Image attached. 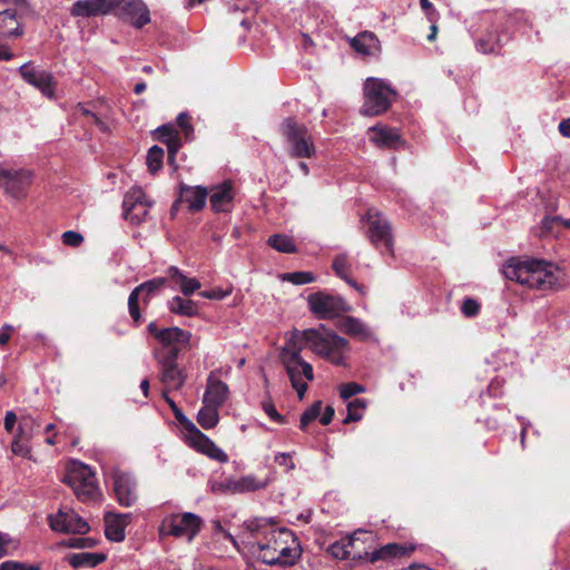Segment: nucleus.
<instances>
[{
    "label": "nucleus",
    "mask_w": 570,
    "mask_h": 570,
    "mask_svg": "<svg viewBox=\"0 0 570 570\" xmlns=\"http://www.w3.org/2000/svg\"><path fill=\"white\" fill-rule=\"evenodd\" d=\"M147 330L158 343L153 350V356L158 364L159 381L164 390H180L187 380V373L179 366L178 356L183 347L189 346L191 333L177 326L160 327L157 322H150Z\"/></svg>",
    "instance_id": "nucleus-1"
},
{
    "label": "nucleus",
    "mask_w": 570,
    "mask_h": 570,
    "mask_svg": "<svg viewBox=\"0 0 570 570\" xmlns=\"http://www.w3.org/2000/svg\"><path fill=\"white\" fill-rule=\"evenodd\" d=\"M258 559L268 566H294L302 556L299 540L289 529L267 528L256 541Z\"/></svg>",
    "instance_id": "nucleus-2"
},
{
    "label": "nucleus",
    "mask_w": 570,
    "mask_h": 570,
    "mask_svg": "<svg viewBox=\"0 0 570 570\" xmlns=\"http://www.w3.org/2000/svg\"><path fill=\"white\" fill-rule=\"evenodd\" d=\"M502 273L505 278L530 289L554 291L559 287V269L547 261L511 258L504 265Z\"/></svg>",
    "instance_id": "nucleus-3"
},
{
    "label": "nucleus",
    "mask_w": 570,
    "mask_h": 570,
    "mask_svg": "<svg viewBox=\"0 0 570 570\" xmlns=\"http://www.w3.org/2000/svg\"><path fill=\"white\" fill-rule=\"evenodd\" d=\"M293 332L294 338H298L304 347L308 346L317 356L336 366H346V360L351 352L346 338L327 330L324 325L304 331L294 330Z\"/></svg>",
    "instance_id": "nucleus-4"
},
{
    "label": "nucleus",
    "mask_w": 570,
    "mask_h": 570,
    "mask_svg": "<svg viewBox=\"0 0 570 570\" xmlns=\"http://www.w3.org/2000/svg\"><path fill=\"white\" fill-rule=\"evenodd\" d=\"M304 344L298 338H294V332H292L281 352V361L299 400L304 397L307 390V384L303 379L309 382L314 380L312 364L304 361L301 356Z\"/></svg>",
    "instance_id": "nucleus-5"
},
{
    "label": "nucleus",
    "mask_w": 570,
    "mask_h": 570,
    "mask_svg": "<svg viewBox=\"0 0 570 570\" xmlns=\"http://www.w3.org/2000/svg\"><path fill=\"white\" fill-rule=\"evenodd\" d=\"M364 102L361 112L365 116H379L390 109L397 97L390 82L380 78H367L364 83Z\"/></svg>",
    "instance_id": "nucleus-6"
},
{
    "label": "nucleus",
    "mask_w": 570,
    "mask_h": 570,
    "mask_svg": "<svg viewBox=\"0 0 570 570\" xmlns=\"http://www.w3.org/2000/svg\"><path fill=\"white\" fill-rule=\"evenodd\" d=\"M281 132L288 144V154L293 158H312L316 147L311 132L294 118H285L281 124Z\"/></svg>",
    "instance_id": "nucleus-7"
},
{
    "label": "nucleus",
    "mask_w": 570,
    "mask_h": 570,
    "mask_svg": "<svg viewBox=\"0 0 570 570\" xmlns=\"http://www.w3.org/2000/svg\"><path fill=\"white\" fill-rule=\"evenodd\" d=\"M203 524V519L193 512L171 513L161 520L158 531L160 537L185 538L191 542Z\"/></svg>",
    "instance_id": "nucleus-8"
},
{
    "label": "nucleus",
    "mask_w": 570,
    "mask_h": 570,
    "mask_svg": "<svg viewBox=\"0 0 570 570\" xmlns=\"http://www.w3.org/2000/svg\"><path fill=\"white\" fill-rule=\"evenodd\" d=\"M77 498L83 502L96 501L100 493L94 471L83 463H73L65 476Z\"/></svg>",
    "instance_id": "nucleus-9"
},
{
    "label": "nucleus",
    "mask_w": 570,
    "mask_h": 570,
    "mask_svg": "<svg viewBox=\"0 0 570 570\" xmlns=\"http://www.w3.org/2000/svg\"><path fill=\"white\" fill-rule=\"evenodd\" d=\"M368 224L367 236L370 242L374 245L381 254L394 255V240L391 225L383 215L372 210L366 214Z\"/></svg>",
    "instance_id": "nucleus-10"
},
{
    "label": "nucleus",
    "mask_w": 570,
    "mask_h": 570,
    "mask_svg": "<svg viewBox=\"0 0 570 570\" xmlns=\"http://www.w3.org/2000/svg\"><path fill=\"white\" fill-rule=\"evenodd\" d=\"M20 77L48 99H56L57 80L50 71L36 67L31 61L18 69Z\"/></svg>",
    "instance_id": "nucleus-11"
},
{
    "label": "nucleus",
    "mask_w": 570,
    "mask_h": 570,
    "mask_svg": "<svg viewBox=\"0 0 570 570\" xmlns=\"http://www.w3.org/2000/svg\"><path fill=\"white\" fill-rule=\"evenodd\" d=\"M111 14L137 29L150 22L149 9L142 0H112Z\"/></svg>",
    "instance_id": "nucleus-12"
},
{
    "label": "nucleus",
    "mask_w": 570,
    "mask_h": 570,
    "mask_svg": "<svg viewBox=\"0 0 570 570\" xmlns=\"http://www.w3.org/2000/svg\"><path fill=\"white\" fill-rule=\"evenodd\" d=\"M309 309L321 320H331L350 309L343 298L325 293H314L307 298Z\"/></svg>",
    "instance_id": "nucleus-13"
},
{
    "label": "nucleus",
    "mask_w": 570,
    "mask_h": 570,
    "mask_svg": "<svg viewBox=\"0 0 570 570\" xmlns=\"http://www.w3.org/2000/svg\"><path fill=\"white\" fill-rule=\"evenodd\" d=\"M32 183V173L27 169L0 168V187L16 199H22Z\"/></svg>",
    "instance_id": "nucleus-14"
},
{
    "label": "nucleus",
    "mask_w": 570,
    "mask_h": 570,
    "mask_svg": "<svg viewBox=\"0 0 570 570\" xmlns=\"http://www.w3.org/2000/svg\"><path fill=\"white\" fill-rule=\"evenodd\" d=\"M168 281L167 277H155L149 279L132 289L128 297V311L134 320V322L138 323L141 320V314L139 309V298H142L145 304H148L149 299L156 295Z\"/></svg>",
    "instance_id": "nucleus-15"
},
{
    "label": "nucleus",
    "mask_w": 570,
    "mask_h": 570,
    "mask_svg": "<svg viewBox=\"0 0 570 570\" xmlns=\"http://www.w3.org/2000/svg\"><path fill=\"white\" fill-rule=\"evenodd\" d=\"M122 207L127 220L132 224H140L146 219L151 202L146 198L140 187H132L126 193Z\"/></svg>",
    "instance_id": "nucleus-16"
},
{
    "label": "nucleus",
    "mask_w": 570,
    "mask_h": 570,
    "mask_svg": "<svg viewBox=\"0 0 570 570\" xmlns=\"http://www.w3.org/2000/svg\"><path fill=\"white\" fill-rule=\"evenodd\" d=\"M49 524L57 532L85 534L89 531L88 523L71 509H60L57 514L50 515Z\"/></svg>",
    "instance_id": "nucleus-17"
},
{
    "label": "nucleus",
    "mask_w": 570,
    "mask_h": 570,
    "mask_svg": "<svg viewBox=\"0 0 570 570\" xmlns=\"http://www.w3.org/2000/svg\"><path fill=\"white\" fill-rule=\"evenodd\" d=\"M186 442L190 448L220 463L228 460V455L196 426L186 434Z\"/></svg>",
    "instance_id": "nucleus-18"
},
{
    "label": "nucleus",
    "mask_w": 570,
    "mask_h": 570,
    "mask_svg": "<svg viewBox=\"0 0 570 570\" xmlns=\"http://www.w3.org/2000/svg\"><path fill=\"white\" fill-rule=\"evenodd\" d=\"M114 493L120 505L131 507L137 501L136 482L132 476L119 470L111 473Z\"/></svg>",
    "instance_id": "nucleus-19"
},
{
    "label": "nucleus",
    "mask_w": 570,
    "mask_h": 570,
    "mask_svg": "<svg viewBox=\"0 0 570 570\" xmlns=\"http://www.w3.org/2000/svg\"><path fill=\"white\" fill-rule=\"evenodd\" d=\"M229 396L228 385L219 380L214 372L207 376L206 389L203 395V404L222 407Z\"/></svg>",
    "instance_id": "nucleus-20"
},
{
    "label": "nucleus",
    "mask_w": 570,
    "mask_h": 570,
    "mask_svg": "<svg viewBox=\"0 0 570 570\" xmlns=\"http://www.w3.org/2000/svg\"><path fill=\"white\" fill-rule=\"evenodd\" d=\"M111 11L112 0H77L70 9L72 17L82 18L106 16Z\"/></svg>",
    "instance_id": "nucleus-21"
},
{
    "label": "nucleus",
    "mask_w": 570,
    "mask_h": 570,
    "mask_svg": "<svg viewBox=\"0 0 570 570\" xmlns=\"http://www.w3.org/2000/svg\"><path fill=\"white\" fill-rule=\"evenodd\" d=\"M234 197L235 193L233 184L230 181H224L210 189V207L216 213L230 212L233 208Z\"/></svg>",
    "instance_id": "nucleus-22"
},
{
    "label": "nucleus",
    "mask_w": 570,
    "mask_h": 570,
    "mask_svg": "<svg viewBox=\"0 0 570 570\" xmlns=\"http://www.w3.org/2000/svg\"><path fill=\"white\" fill-rule=\"evenodd\" d=\"M23 35V27L14 10L7 9L0 12V36L4 38H19Z\"/></svg>",
    "instance_id": "nucleus-23"
},
{
    "label": "nucleus",
    "mask_w": 570,
    "mask_h": 570,
    "mask_svg": "<svg viewBox=\"0 0 570 570\" xmlns=\"http://www.w3.org/2000/svg\"><path fill=\"white\" fill-rule=\"evenodd\" d=\"M371 141L380 147L397 148L401 144V136L394 128L387 126H374L371 128Z\"/></svg>",
    "instance_id": "nucleus-24"
},
{
    "label": "nucleus",
    "mask_w": 570,
    "mask_h": 570,
    "mask_svg": "<svg viewBox=\"0 0 570 570\" xmlns=\"http://www.w3.org/2000/svg\"><path fill=\"white\" fill-rule=\"evenodd\" d=\"M341 330L360 341L366 342L374 337L372 330L360 318L346 316L342 320Z\"/></svg>",
    "instance_id": "nucleus-25"
},
{
    "label": "nucleus",
    "mask_w": 570,
    "mask_h": 570,
    "mask_svg": "<svg viewBox=\"0 0 570 570\" xmlns=\"http://www.w3.org/2000/svg\"><path fill=\"white\" fill-rule=\"evenodd\" d=\"M350 45L356 52L364 56H372L380 49L379 39L370 31L358 33L351 39Z\"/></svg>",
    "instance_id": "nucleus-26"
},
{
    "label": "nucleus",
    "mask_w": 570,
    "mask_h": 570,
    "mask_svg": "<svg viewBox=\"0 0 570 570\" xmlns=\"http://www.w3.org/2000/svg\"><path fill=\"white\" fill-rule=\"evenodd\" d=\"M207 194V190L200 186L189 187L183 185L180 187V198L193 212H198L205 206Z\"/></svg>",
    "instance_id": "nucleus-27"
},
{
    "label": "nucleus",
    "mask_w": 570,
    "mask_h": 570,
    "mask_svg": "<svg viewBox=\"0 0 570 570\" xmlns=\"http://www.w3.org/2000/svg\"><path fill=\"white\" fill-rule=\"evenodd\" d=\"M167 306L171 313L180 316L193 317L199 314L198 303L186 296H174L168 301Z\"/></svg>",
    "instance_id": "nucleus-28"
},
{
    "label": "nucleus",
    "mask_w": 570,
    "mask_h": 570,
    "mask_svg": "<svg viewBox=\"0 0 570 570\" xmlns=\"http://www.w3.org/2000/svg\"><path fill=\"white\" fill-rule=\"evenodd\" d=\"M168 279L179 286L184 296L189 297L200 288V282L197 278L186 277L177 267L171 266L167 271Z\"/></svg>",
    "instance_id": "nucleus-29"
},
{
    "label": "nucleus",
    "mask_w": 570,
    "mask_h": 570,
    "mask_svg": "<svg viewBox=\"0 0 570 570\" xmlns=\"http://www.w3.org/2000/svg\"><path fill=\"white\" fill-rule=\"evenodd\" d=\"M414 550V547L399 543H389L384 547L372 552L370 560L375 562L377 560H387L391 558L409 556Z\"/></svg>",
    "instance_id": "nucleus-30"
},
{
    "label": "nucleus",
    "mask_w": 570,
    "mask_h": 570,
    "mask_svg": "<svg viewBox=\"0 0 570 570\" xmlns=\"http://www.w3.org/2000/svg\"><path fill=\"white\" fill-rule=\"evenodd\" d=\"M127 514L106 517V537L114 542H121L125 539V527Z\"/></svg>",
    "instance_id": "nucleus-31"
},
{
    "label": "nucleus",
    "mask_w": 570,
    "mask_h": 570,
    "mask_svg": "<svg viewBox=\"0 0 570 570\" xmlns=\"http://www.w3.org/2000/svg\"><path fill=\"white\" fill-rule=\"evenodd\" d=\"M67 560L75 569L94 568L104 562L106 560V556L97 552H78L69 554Z\"/></svg>",
    "instance_id": "nucleus-32"
},
{
    "label": "nucleus",
    "mask_w": 570,
    "mask_h": 570,
    "mask_svg": "<svg viewBox=\"0 0 570 570\" xmlns=\"http://www.w3.org/2000/svg\"><path fill=\"white\" fill-rule=\"evenodd\" d=\"M272 479L266 476L261 479L254 474H246L240 478H236V492L247 493L264 490L268 487Z\"/></svg>",
    "instance_id": "nucleus-33"
},
{
    "label": "nucleus",
    "mask_w": 570,
    "mask_h": 570,
    "mask_svg": "<svg viewBox=\"0 0 570 570\" xmlns=\"http://www.w3.org/2000/svg\"><path fill=\"white\" fill-rule=\"evenodd\" d=\"M332 267L338 277L344 279L348 285H351L358 292L363 293V287L361 285H358L357 282L351 277V265L347 261V255H345V254L337 255L333 261Z\"/></svg>",
    "instance_id": "nucleus-34"
},
{
    "label": "nucleus",
    "mask_w": 570,
    "mask_h": 570,
    "mask_svg": "<svg viewBox=\"0 0 570 570\" xmlns=\"http://www.w3.org/2000/svg\"><path fill=\"white\" fill-rule=\"evenodd\" d=\"M357 533H353L351 537H348L345 541L342 543H334L331 546L330 551L331 553L338 559H348V558H356L360 557V552H354L353 548L358 540L356 538Z\"/></svg>",
    "instance_id": "nucleus-35"
},
{
    "label": "nucleus",
    "mask_w": 570,
    "mask_h": 570,
    "mask_svg": "<svg viewBox=\"0 0 570 570\" xmlns=\"http://www.w3.org/2000/svg\"><path fill=\"white\" fill-rule=\"evenodd\" d=\"M502 47V40L500 36L494 32H488L476 41V48L483 53H499Z\"/></svg>",
    "instance_id": "nucleus-36"
},
{
    "label": "nucleus",
    "mask_w": 570,
    "mask_h": 570,
    "mask_svg": "<svg viewBox=\"0 0 570 570\" xmlns=\"http://www.w3.org/2000/svg\"><path fill=\"white\" fill-rule=\"evenodd\" d=\"M218 409L210 404L203 405L197 415V422L203 429L209 430L216 426L219 420Z\"/></svg>",
    "instance_id": "nucleus-37"
},
{
    "label": "nucleus",
    "mask_w": 570,
    "mask_h": 570,
    "mask_svg": "<svg viewBox=\"0 0 570 570\" xmlns=\"http://www.w3.org/2000/svg\"><path fill=\"white\" fill-rule=\"evenodd\" d=\"M157 139L165 144L167 148L175 145H181L179 132L176 127L171 124H166L157 128L156 130Z\"/></svg>",
    "instance_id": "nucleus-38"
},
{
    "label": "nucleus",
    "mask_w": 570,
    "mask_h": 570,
    "mask_svg": "<svg viewBox=\"0 0 570 570\" xmlns=\"http://www.w3.org/2000/svg\"><path fill=\"white\" fill-rule=\"evenodd\" d=\"M268 245L281 253H295L296 246L294 242L285 235H273L268 239Z\"/></svg>",
    "instance_id": "nucleus-39"
},
{
    "label": "nucleus",
    "mask_w": 570,
    "mask_h": 570,
    "mask_svg": "<svg viewBox=\"0 0 570 570\" xmlns=\"http://www.w3.org/2000/svg\"><path fill=\"white\" fill-rule=\"evenodd\" d=\"M163 158H164V149L158 146H153L148 150L147 155V166L151 174H156L163 165Z\"/></svg>",
    "instance_id": "nucleus-40"
},
{
    "label": "nucleus",
    "mask_w": 570,
    "mask_h": 570,
    "mask_svg": "<svg viewBox=\"0 0 570 570\" xmlns=\"http://www.w3.org/2000/svg\"><path fill=\"white\" fill-rule=\"evenodd\" d=\"M39 428V421H37L31 415H23L19 422L18 434L32 439Z\"/></svg>",
    "instance_id": "nucleus-41"
},
{
    "label": "nucleus",
    "mask_w": 570,
    "mask_h": 570,
    "mask_svg": "<svg viewBox=\"0 0 570 570\" xmlns=\"http://www.w3.org/2000/svg\"><path fill=\"white\" fill-rule=\"evenodd\" d=\"M365 409L364 401L356 399L351 401L347 405V415L344 419V423L356 422L360 421L363 416V411Z\"/></svg>",
    "instance_id": "nucleus-42"
},
{
    "label": "nucleus",
    "mask_w": 570,
    "mask_h": 570,
    "mask_svg": "<svg viewBox=\"0 0 570 570\" xmlns=\"http://www.w3.org/2000/svg\"><path fill=\"white\" fill-rule=\"evenodd\" d=\"M30 438L17 433L11 443V451L16 455H20L23 458L28 456L30 454Z\"/></svg>",
    "instance_id": "nucleus-43"
},
{
    "label": "nucleus",
    "mask_w": 570,
    "mask_h": 570,
    "mask_svg": "<svg viewBox=\"0 0 570 570\" xmlns=\"http://www.w3.org/2000/svg\"><path fill=\"white\" fill-rule=\"evenodd\" d=\"M322 402H315L308 410L301 415L299 428L306 430L307 425L321 415Z\"/></svg>",
    "instance_id": "nucleus-44"
},
{
    "label": "nucleus",
    "mask_w": 570,
    "mask_h": 570,
    "mask_svg": "<svg viewBox=\"0 0 570 570\" xmlns=\"http://www.w3.org/2000/svg\"><path fill=\"white\" fill-rule=\"evenodd\" d=\"M283 279L295 285H304L314 282L315 276L311 272H294L284 274Z\"/></svg>",
    "instance_id": "nucleus-45"
},
{
    "label": "nucleus",
    "mask_w": 570,
    "mask_h": 570,
    "mask_svg": "<svg viewBox=\"0 0 570 570\" xmlns=\"http://www.w3.org/2000/svg\"><path fill=\"white\" fill-rule=\"evenodd\" d=\"M236 478H226L222 481H215L212 484V491L215 493H237L236 489Z\"/></svg>",
    "instance_id": "nucleus-46"
},
{
    "label": "nucleus",
    "mask_w": 570,
    "mask_h": 570,
    "mask_svg": "<svg viewBox=\"0 0 570 570\" xmlns=\"http://www.w3.org/2000/svg\"><path fill=\"white\" fill-rule=\"evenodd\" d=\"M262 409L272 421L278 424H284L286 422L285 417L276 410L271 397L262 402Z\"/></svg>",
    "instance_id": "nucleus-47"
},
{
    "label": "nucleus",
    "mask_w": 570,
    "mask_h": 570,
    "mask_svg": "<svg viewBox=\"0 0 570 570\" xmlns=\"http://www.w3.org/2000/svg\"><path fill=\"white\" fill-rule=\"evenodd\" d=\"M364 391H365V387L358 383H355V382L344 383L340 386V396L343 400H348L358 393H363Z\"/></svg>",
    "instance_id": "nucleus-48"
},
{
    "label": "nucleus",
    "mask_w": 570,
    "mask_h": 570,
    "mask_svg": "<svg viewBox=\"0 0 570 570\" xmlns=\"http://www.w3.org/2000/svg\"><path fill=\"white\" fill-rule=\"evenodd\" d=\"M18 548V542L6 533L0 532V559L11 554Z\"/></svg>",
    "instance_id": "nucleus-49"
},
{
    "label": "nucleus",
    "mask_w": 570,
    "mask_h": 570,
    "mask_svg": "<svg viewBox=\"0 0 570 570\" xmlns=\"http://www.w3.org/2000/svg\"><path fill=\"white\" fill-rule=\"evenodd\" d=\"M480 303L474 298L466 297L463 299L461 305V312L465 317H474L480 312Z\"/></svg>",
    "instance_id": "nucleus-50"
},
{
    "label": "nucleus",
    "mask_w": 570,
    "mask_h": 570,
    "mask_svg": "<svg viewBox=\"0 0 570 570\" xmlns=\"http://www.w3.org/2000/svg\"><path fill=\"white\" fill-rule=\"evenodd\" d=\"M83 236L73 230H67L62 234V243L67 246L78 247L82 244Z\"/></svg>",
    "instance_id": "nucleus-51"
},
{
    "label": "nucleus",
    "mask_w": 570,
    "mask_h": 570,
    "mask_svg": "<svg viewBox=\"0 0 570 570\" xmlns=\"http://www.w3.org/2000/svg\"><path fill=\"white\" fill-rule=\"evenodd\" d=\"M0 570H40V568L38 566L10 560L2 562L0 564Z\"/></svg>",
    "instance_id": "nucleus-52"
},
{
    "label": "nucleus",
    "mask_w": 570,
    "mask_h": 570,
    "mask_svg": "<svg viewBox=\"0 0 570 570\" xmlns=\"http://www.w3.org/2000/svg\"><path fill=\"white\" fill-rule=\"evenodd\" d=\"M177 125L181 128L187 139L191 136L194 129L190 124V117L187 112H180L177 117Z\"/></svg>",
    "instance_id": "nucleus-53"
},
{
    "label": "nucleus",
    "mask_w": 570,
    "mask_h": 570,
    "mask_svg": "<svg viewBox=\"0 0 570 570\" xmlns=\"http://www.w3.org/2000/svg\"><path fill=\"white\" fill-rule=\"evenodd\" d=\"M275 462L282 466H285L286 471L295 469V463L292 460L291 453L282 452L275 455Z\"/></svg>",
    "instance_id": "nucleus-54"
},
{
    "label": "nucleus",
    "mask_w": 570,
    "mask_h": 570,
    "mask_svg": "<svg viewBox=\"0 0 570 570\" xmlns=\"http://www.w3.org/2000/svg\"><path fill=\"white\" fill-rule=\"evenodd\" d=\"M230 294V291H222L219 288L200 292V296L208 299H223Z\"/></svg>",
    "instance_id": "nucleus-55"
},
{
    "label": "nucleus",
    "mask_w": 570,
    "mask_h": 570,
    "mask_svg": "<svg viewBox=\"0 0 570 570\" xmlns=\"http://www.w3.org/2000/svg\"><path fill=\"white\" fill-rule=\"evenodd\" d=\"M173 413L175 419L185 428L187 433L196 426L189 419L186 417L180 409H177Z\"/></svg>",
    "instance_id": "nucleus-56"
},
{
    "label": "nucleus",
    "mask_w": 570,
    "mask_h": 570,
    "mask_svg": "<svg viewBox=\"0 0 570 570\" xmlns=\"http://www.w3.org/2000/svg\"><path fill=\"white\" fill-rule=\"evenodd\" d=\"M94 544L95 541L89 538L71 539L69 542L71 548H91Z\"/></svg>",
    "instance_id": "nucleus-57"
},
{
    "label": "nucleus",
    "mask_w": 570,
    "mask_h": 570,
    "mask_svg": "<svg viewBox=\"0 0 570 570\" xmlns=\"http://www.w3.org/2000/svg\"><path fill=\"white\" fill-rule=\"evenodd\" d=\"M13 332V327L9 324H6L0 330V346L6 345L11 336V333Z\"/></svg>",
    "instance_id": "nucleus-58"
},
{
    "label": "nucleus",
    "mask_w": 570,
    "mask_h": 570,
    "mask_svg": "<svg viewBox=\"0 0 570 570\" xmlns=\"http://www.w3.org/2000/svg\"><path fill=\"white\" fill-rule=\"evenodd\" d=\"M17 422V415L12 411H8L4 416V429L7 432H12L13 426Z\"/></svg>",
    "instance_id": "nucleus-59"
},
{
    "label": "nucleus",
    "mask_w": 570,
    "mask_h": 570,
    "mask_svg": "<svg viewBox=\"0 0 570 570\" xmlns=\"http://www.w3.org/2000/svg\"><path fill=\"white\" fill-rule=\"evenodd\" d=\"M335 411L332 406H326L324 412L322 413L320 421L323 425H327L332 422L334 417Z\"/></svg>",
    "instance_id": "nucleus-60"
},
{
    "label": "nucleus",
    "mask_w": 570,
    "mask_h": 570,
    "mask_svg": "<svg viewBox=\"0 0 570 570\" xmlns=\"http://www.w3.org/2000/svg\"><path fill=\"white\" fill-rule=\"evenodd\" d=\"M549 223H560L562 224L564 227L567 228H570V218L569 219H564L562 218L561 216H554V217H546L543 219V224L544 226H548Z\"/></svg>",
    "instance_id": "nucleus-61"
},
{
    "label": "nucleus",
    "mask_w": 570,
    "mask_h": 570,
    "mask_svg": "<svg viewBox=\"0 0 570 570\" xmlns=\"http://www.w3.org/2000/svg\"><path fill=\"white\" fill-rule=\"evenodd\" d=\"M13 52L6 45H0V61H10L13 58Z\"/></svg>",
    "instance_id": "nucleus-62"
},
{
    "label": "nucleus",
    "mask_w": 570,
    "mask_h": 570,
    "mask_svg": "<svg viewBox=\"0 0 570 570\" xmlns=\"http://www.w3.org/2000/svg\"><path fill=\"white\" fill-rule=\"evenodd\" d=\"M181 145H175L173 144V146H170L168 149V164L170 166H175V161H176V154L178 153V150L180 149Z\"/></svg>",
    "instance_id": "nucleus-63"
},
{
    "label": "nucleus",
    "mask_w": 570,
    "mask_h": 570,
    "mask_svg": "<svg viewBox=\"0 0 570 570\" xmlns=\"http://www.w3.org/2000/svg\"><path fill=\"white\" fill-rule=\"evenodd\" d=\"M559 131L563 137L570 138V118L563 119L559 124Z\"/></svg>",
    "instance_id": "nucleus-64"
}]
</instances>
